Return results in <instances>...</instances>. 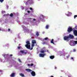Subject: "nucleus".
Listing matches in <instances>:
<instances>
[{"mask_svg": "<svg viewBox=\"0 0 77 77\" xmlns=\"http://www.w3.org/2000/svg\"><path fill=\"white\" fill-rule=\"evenodd\" d=\"M36 35H37V36H39V32H36Z\"/></svg>", "mask_w": 77, "mask_h": 77, "instance_id": "obj_17", "label": "nucleus"}, {"mask_svg": "<svg viewBox=\"0 0 77 77\" xmlns=\"http://www.w3.org/2000/svg\"><path fill=\"white\" fill-rule=\"evenodd\" d=\"M31 74L32 76H34L36 75V74L35 73V72L33 71H32L31 73Z\"/></svg>", "mask_w": 77, "mask_h": 77, "instance_id": "obj_8", "label": "nucleus"}, {"mask_svg": "<svg viewBox=\"0 0 77 77\" xmlns=\"http://www.w3.org/2000/svg\"><path fill=\"white\" fill-rule=\"evenodd\" d=\"M76 50H75V49H74L73 50V51L74 52H75V51Z\"/></svg>", "mask_w": 77, "mask_h": 77, "instance_id": "obj_29", "label": "nucleus"}, {"mask_svg": "<svg viewBox=\"0 0 77 77\" xmlns=\"http://www.w3.org/2000/svg\"><path fill=\"white\" fill-rule=\"evenodd\" d=\"M2 13H5V11H2Z\"/></svg>", "mask_w": 77, "mask_h": 77, "instance_id": "obj_33", "label": "nucleus"}, {"mask_svg": "<svg viewBox=\"0 0 77 77\" xmlns=\"http://www.w3.org/2000/svg\"><path fill=\"white\" fill-rule=\"evenodd\" d=\"M76 17H77V15H75L74 16V19H75V18H76Z\"/></svg>", "mask_w": 77, "mask_h": 77, "instance_id": "obj_22", "label": "nucleus"}, {"mask_svg": "<svg viewBox=\"0 0 77 77\" xmlns=\"http://www.w3.org/2000/svg\"><path fill=\"white\" fill-rule=\"evenodd\" d=\"M18 61L19 62H20V63H21V60H20V59H19L18 60Z\"/></svg>", "mask_w": 77, "mask_h": 77, "instance_id": "obj_27", "label": "nucleus"}, {"mask_svg": "<svg viewBox=\"0 0 77 77\" xmlns=\"http://www.w3.org/2000/svg\"><path fill=\"white\" fill-rule=\"evenodd\" d=\"M49 27V26L48 25H47L46 26V29H48V27Z\"/></svg>", "mask_w": 77, "mask_h": 77, "instance_id": "obj_19", "label": "nucleus"}, {"mask_svg": "<svg viewBox=\"0 0 77 77\" xmlns=\"http://www.w3.org/2000/svg\"><path fill=\"white\" fill-rule=\"evenodd\" d=\"M55 69H56V68L55 67Z\"/></svg>", "mask_w": 77, "mask_h": 77, "instance_id": "obj_47", "label": "nucleus"}, {"mask_svg": "<svg viewBox=\"0 0 77 77\" xmlns=\"http://www.w3.org/2000/svg\"><path fill=\"white\" fill-rule=\"evenodd\" d=\"M46 44V42H44L42 43V44H43V45H44V44Z\"/></svg>", "mask_w": 77, "mask_h": 77, "instance_id": "obj_25", "label": "nucleus"}, {"mask_svg": "<svg viewBox=\"0 0 77 77\" xmlns=\"http://www.w3.org/2000/svg\"><path fill=\"white\" fill-rule=\"evenodd\" d=\"M62 0V1L63 0Z\"/></svg>", "mask_w": 77, "mask_h": 77, "instance_id": "obj_48", "label": "nucleus"}, {"mask_svg": "<svg viewBox=\"0 0 77 77\" xmlns=\"http://www.w3.org/2000/svg\"><path fill=\"white\" fill-rule=\"evenodd\" d=\"M26 43V44L25 45L26 47L28 49L30 50V42L29 41H27Z\"/></svg>", "mask_w": 77, "mask_h": 77, "instance_id": "obj_1", "label": "nucleus"}, {"mask_svg": "<svg viewBox=\"0 0 77 77\" xmlns=\"http://www.w3.org/2000/svg\"><path fill=\"white\" fill-rule=\"evenodd\" d=\"M68 37H69V38H71V39H73V38H74L73 35H71V34L69 35V36H68Z\"/></svg>", "mask_w": 77, "mask_h": 77, "instance_id": "obj_9", "label": "nucleus"}, {"mask_svg": "<svg viewBox=\"0 0 77 77\" xmlns=\"http://www.w3.org/2000/svg\"><path fill=\"white\" fill-rule=\"evenodd\" d=\"M66 2L67 3H68V2H69V0H67Z\"/></svg>", "mask_w": 77, "mask_h": 77, "instance_id": "obj_31", "label": "nucleus"}, {"mask_svg": "<svg viewBox=\"0 0 77 77\" xmlns=\"http://www.w3.org/2000/svg\"><path fill=\"white\" fill-rule=\"evenodd\" d=\"M67 16H68V17H69V14H67Z\"/></svg>", "mask_w": 77, "mask_h": 77, "instance_id": "obj_42", "label": "nucleus"}, {"mask_svg": "<svg viewBox=\"0 0 77 77\" xmlns=\"http://www.w3.org/2000/svg\"><path fill=\"white\" fill-rule=\"evenodd\" d=\"M1 3H3L4 2V0H0Z\"/></svg>", "mask_w": 77, "mask_h": 77, "instance_id": "obj_20", "label": "nucleus"}, {"mask_svg": "<svg viewBox=\"0 0 77 77\" xmlns=\"http://www.w3.org/2000/svg\"><path fill=\"white\" fill-rule=\"evenodd\" d=\"M45 54H39L40 57H44V56H45Z\"/></svg>", "mask_w": 77, "mask_h": 77, "instance_id": "obj_10", "label": "nucleus"}, {"mask_svg": "<svg viewBox=\"0 0 77 77\" xmlns=\"http://www.w3.org/2000/svg\"><path fill=\"white\" fill-rule=\"evenodd\" d=\"M64 41H68L69 40V37L68 36H65L64 37Z\"/></svg>", "mask_w": 77, "mask_h": 77, "instance_id": "obj_6", "label": "nucleus"}, {"mask_svg": "<svg viewBox=\"0 0 77 77\" xmlns=\"http://www.w3.org/2000/svg\"><path fill=\"white\" fill-rule=\"evenodd\" d=\"M18 49H20V46H19L18 47Z\"/></svg>", "mask_w": 77, "mask_h": 77, "instance_id": "obj_37", "label": "nucleus"}, {"mask_svg": "<svg viewBox=\"0 0 77 77\" xmlns=\"http://www.w3.org/2000/svg\"><path fill=\"white\" fill-rule=\"evenodd\" d=\"M7 16H8V14H4L3 15L4 17H7Z\"/></svg>", "mask_w": 77, "mask_h": 77, "instance_id": "obj_24", "label": "nucleus"}, {"mask_svg": "<svg viewBox=\"0 0 77 77\" xmlns=\"http://www.w3.org/2000/svg\"><path fill=\"white\" fill-rule=\"evenodd\" d=\"M30 9L31 10L33 9H32V8H30Z\"/></svg>", "mask_w": 77, "mask_h": 77, "instance_id": "obj_36", "label": "nucleus"}, {"mask_svg": "<svg viewBox=\"0 0 77 77\" xmlns=\"http://www.w3.org/2000/svg\"><path fill=\"white\" fill-rule=\"evenodd\" d=\"M25 70L27 72H31L32 71V70L29 69H26Z\"/></svg>", "mask_w": 77, "mask_h": 77, "instance_id": "obj_12", "label": "nucleus"}, {"mask_svg": "<svg viewBox=\"0 0 77 77\" xmlns=\"http://www.w3.org/2000/svg\"><path fill=\"white\" fill-rule=\"evenodd\" d=\"M50 58L51 59H53L54 58V55H51L50 56Z\"/></svg>", "mask_w": 77, "mask_h": 77, "instance_id": "obj_13", "label": "nucleus"}, {"mask_svg": "<svg viewBox=\"0 0 77 77\" xmlns=\"http://www.w3.org/2000/svg\"><path fill=\"white\" fill-rule=\"evenodd\" d=\"M28 66H30V65L29 64H28Z\"/></svg>", "mask_w": 77, "mask_h": 77, "instance_id": "obj_35", "label": "nucleus"}, {"mask_svg": "<svg viewBox=\"0 0 77 77\" xmlns=\"http://www.w3.org/2000/svg\"><path fill=\"white\" fill-rule=\"evenodd\" d=\"M10 17H12L13 16V14H12V13H11L10 14Z\"/></svg>", "mask_w": 77, "mask_h": 77, "instance_id": "obj_21", "label": "nucleus"}, {"mask_svg": "<svg viewBox=\"0 0 77 77\" xmlns=\"http://www.w3.org/2000/svg\"><path fill=\"white\" fill-rule=\"evenodd\" d=\"M73 33L75 36H77V31L75 29L73 30Z\"/></svg>", "mask_w": 77, "mask_h": 77, "instance_id": "obj_7", "label": "nucleus"}, {"mask_svg": "<svg viewBox=\"0 0 77 77\" xmlns=\"http://www.w3.org/2000/svg\"><path fill=\"white\" fill-rule=\"evenodd\" d=\"M45 52V51H41V53H44Z\"/></svg>", "mask_w": 77, "mask_h": 77, "instance_id": "obj_18", "label": "nucleus"}, {"mask_svg": "<svg viewBox=\"0 0 77 77\" xmlns=\"http://www.w3.org/2000/svg\"><path fill=\"white\" fill-rule=\"evenodd\" d=\"M33 63H31V66H33Z\"/></svg>", "mask_w": 77, "mask_h": 77, "instance_id": "obj_30", "label": "nucleus"}, {"mask_svg": "<svg viewBox=\"0 0 77 77\" xmlns=\"http://www.w3.org/2000/svg\"><path fill=\"white\" fill-rule=\"evenodd\" d=\"M71 59H72V60H73V61L74 60V58H73V57H71Z\"/></svg>", "mask_w": 77, "mask_h": 77, "instance_id": "obj_28", "label": "nucleus"}, {"mask_svg": "<svg viewBox=\"0 0 77 77\" xmlns=\"http://www.w3.org/2000/svg\"><path fill=\"white\" fill-rule=\"evenodd\" d=\"M15 73L13 72L10 75V76L11 77H15Z\"/></svg>", "mask_w": 77, "mask_h": 77, "instance_id": "obj_11", "label": "nucleus"}, {"mask_svg": "<svg viewBox=\"0 0 77 77\" xmlns=\"http://www.w3.org/2000/svg\"><path fill=\"white\" fill-rule=\"evenodd\" d=\"M50 77H54L53 76H51Z\"/></svg>", "mask_w": 77, "mask_h": 77, "instance_id": "obj_43", "label": "nucleus"}, {"mask_svg": "<svg viewBox=\"0 0 77 77\" xmlns=\"http://www.w3.org/2000/svg\"><path fill=\"white\" fill-rule=\"evenodd\" d=\"M0 30H1V29H0Z\"/></svg>", "mask_w": 77, "mask_h": 77, "instance_id": "obj_46", "label": "nucleus"}, {"mask_svg": "<svg viewBox=\"0 0 77 77\" xmlns=\"http://www.w3.org/2000/svg\"><path fill=\"white\" fill-rule=\"evenodd\" d=\"M75 29H76V28H77V25L76 26H75Z\"/></svg>", "mask_w": 77, "mask_h": 77, "instance_id": "obj_38", "label": "nucleus"}, {"mask_svg": "<svg viewBox=\"0 0 77 77\" xmlns=\"http://www.w3.org/2000/svg\"><path fill=\"white\" fill-rule=\"evenodd\" d=\"M10 29H8V32H10Z\"/></svg>", "mask_w": 77, "mask_h": 77, "instance_id": "obj_32", "label": "nucleus"}, {"mask_svg": "<svg viewBox=\"0 0 77 77\" xmlns=\"http://www.w3.org/2000/svg\"><path fill=\"white\" fill-rule=\"evenodd\" d=\"M13 56V55H12V54L10 55V56Z\"/></svg>", "mask_w": 77, "mask_h": 77, "instance_id": "obj_41", "label": "nucleus"}, {"mask_svg": "<svg viewBox=\"0 0 77 77\" xmlns=\"http://www.w3.org/2000/svg\"><path fill=\"white\" fill-rule=\"evenodd\" d=\"M74 42L75 44H77V41H74Z\"/></svg>", "mask_w": 77, "mask_h": 77, "instance_id": "obj_23", "label": "nucleus"}, {"mask_svg": "<svg viewBox=\"0 0 77 77\" xmlns=\"http://www.w3.org/2000/svg\"><path fill=\"white\" fill-rule=\"evenodd\" d=\"M54 41V40H53V39H52L51 41V43L53 44H54V43L53 42Z\"/></svg>", "mask_w": 77, "mask_h": 77, "instance_id": "obj_15", "label": "nucleus"}, {"mask_svg": "<svg viewBox=\"0 0 77 77\" xmlns=\"http://www.w3.org/2000/svg\"><path fill=\"white\" fill-rule=\"evenodd\" d=\"M72 28L69 27V28H68L67 29V32H68V33H71L72 31Z\"/></svg>", "mask_w": 77, "mask_h": 77, "instance_id": "obj_4", "label": "nucleus"}, {"mask_svg": "<svg viewBox=\"0 0 77 77\" xmlns=\"http://www.w3.org/2000/svg\"><path fill=\"white\" fill-rule=\"evenodd\" d=\"M33 21H35L36 20V19H33Z\"/></svg>", "mask_w": 77, "mask_h": 77, "instance_id": "obj_40", "label": "nucleus"}, {"mask_svg": "<svg viewBox=\"0 0 77 77\" xmlns=\"http://www.w3.org/2000/svg\"><path fill=\"white\" fill-rule=\"evenodd\" d=\"M27 12H28V13H30V11H28Z\"/></svg>", "mask_w": 77, "mask_h": 77, "instance_id": "obj_39", "label": "nucleus"}, {"mask_svg": "<svg viewBox=\"0 0 77 77\" xmlns=\"http://www.w3.org/2000/svg\"><path fill=\"white\" fill-rule=\"evenodd\" d=\"M35 44H36V42L35 40H32V44L31 45V48H30V50H33V48L35 46Z\"/></svg>", "mask_w": 77, "mask_h": 77, "instance_id": "obj_2", "label": "nucleus"}, {"mask_svg": "<svg viewBox=\"0 0 77 77\" xmlns=\"http://www.w3.org/2000/svg\"><path fill=\"white\" fill-rule=\"evenodd\" d=\"M71 77V76H68V77Z\"/></svg>", "mask_w": 77, "mask_h": 77, "instance_id": "obj_44", "label": "nucleus"}, {"mask_svg": "<svg viewBox=\"0 0 77 77\" xmlns=\"http://www.w3.org/2000/svg\"><path fill=\"white\" fill-rule=\"evenodd\" d=\"M20 53H21V54H27V53L26 52H25V50H22L21 51H20Z\"/></svg>", "mask_w": 77, "mask_h": 77, "instance_id": "obj_5", "label": "nucleus"}, {"mask_svg": "<svg viewBox=\"0 0 77 77\" xmlns=\"http://www.w3.org/2000/svg\"><path fill=\"white\" fill-rule=\"evenodd\" d=\"M20 75L21 77H24V75L23 74H22V73H20Z\"/></svg>", "mask_w": 77, "mask_h": 77, "instance_id": "obj_14", "label": "nucleus"}, {"mask_svg": "<svg viewBox=\"0 0 77 77\" xmlns=\"http://www.w3.org/2000/svg\"><path fill=\"white\" fill-rule=\"evenodd\" d=\"M20 44H19V46H20Z\"/></svg>", "mask_w": 77, "mask_h": 77, "instance_id": "obj_45", "label": "nucleus"}, {"mask_svg": "<svg viewBox=\"0 0 77 77\" xmlns=\"http://www.w3.org/2000/svg\"><path fill=\"white\" fill-rule=\"evenodd\" d=\"M44 40H45V41H48V37L45 38H44Z\"/></svg>", "mask_w": 77, "mask_h": 77, "instance_id": "obj_16", "label": "nucleus"}, {"mask_svg": "<svg viewBox=\"0 0 77 77\" xmlns=\"http://www.w3.org/2000/svg\"><path fill=\"white\" fill-rule=\"evenodd\" d=\"M29 3L30 5H31V4H32L33 3V0H28L27 1V3H26V5H28Z\"/></svg>", "mask_w": 77, "mask_h": 77, "instance_id": "obj_3", "label": "nucleus"}, {"mask_svg": "<svg viewBox=\"0 0 77 77\" xmlns=\"http://www.w3.org/2000/svg\"><path fill=\"white\" fill-rule=\"evenodd\" d=\"M5 56H7V54H4V57H5Z\"/></svg>", "mask_w": 77, "mask_h": 77, "instance_id": "obj_26", "label": "nucleus"}, {"mask_svg": "<svg viewBox=\"0 0 77 77\" xmlns=\"http://www.w3.org/2000/svg\"><path fill=\"white\" fill-rule=\"evenodd\" d=\"M69 57V55L66 58H67V59H68V58Z\"/></svg>", "mask_w": 77, "mask_h": 77, "instance_id": "obj_34", "label": "nucleus"}]
</instances>
